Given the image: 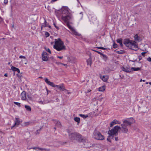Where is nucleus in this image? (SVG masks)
I'll return each mask as SVG.
<instances>
[{"instance_id":"4468645a","label":"nucleus","mask_w":151,"mask_h":151,"mask_svg":"<svg viewBox=\"0 0 151 151\" xmlns=\"http://www.w3.org/2000/svg\"><path fill=\"white\" fill-rule=\"evenodd\" d=\"M44 80L45 81V82L49 85L51 86H52L53 87H54V86L55 85V84H54V83L53 82H51L49 81H48V79L46 78H45Z\"/></svg>"},{"instance_id":"c756f323","label":"nucleus","mask_w":151,"mask_h":151,"mask_svg":"<svg viewBox=\"0 0 151 151\" xmlns=\"http://www.w3.org/2000/svg\"><path fill=\"white\" fill-rule=\"evenodd\" d=\"M113 48L115 49L118 47V45L116 44L114 42L113 44Z\"/></svg>"},{"instance_id":"ea45409f","label":"nucleus","mask_w":151,"mask_h":151,"mask_svg":"<svg viewBox=\"0 0 151 151\" xmlns=\"http://www.w3.org/2000/svg\"><path fill=\"white\" fill-rule=\"evenodd\" d=\"M30 122H26L24 123L25 126H27L30 124Z\"/></svg>"},{"instance_id":"0eeeda50","label":"nucleus","mask_w":151,"mask_h":151,"mask_svg":"<svg viewBox=\"0 0 151 151\" xmlns=\"http://www.w3.org/2000/svg\"><path fill=\"white\" fill-rule=\"evenodd\" d=\"M133 40H131L129 39H125L124 40L123 43L127 47H129V48L131 47L132 43Z\"/></svg>"},{"instance_id":"58836bf2","label":"nucleus","mask_w":151,"mask_h":151,"mask_svg":"<svg viewBox=\"0 0 151 151\" xmlns=\"http://www.w3.org/2000/svg\"><path fill=\"white\" fill-rule=\"evenodd\" d=\"M79 115L81 117L83 118L84 119L85 118V115L84 114H79Z\"/></svg>"},{"instance_id":"b1692460","label":"nucleus","mask_w":151,"mask_h":151,"mask_svg":"<svg viewBox=\"0 0 151 151\" xmlns=\"http://www.w3.org/2000/svg\"><path fill=\"white\" fill-rule=\"evenodd\" d=\"M24 107L26 110L29 111H31V109L30 106L28 105H25Z\"/></svg>"},{"instance_id":"6ab92c4d","label":"nucleus","mask_w":151,"mask_h":151,"mask_svg":"<svg viewBox=\"0 0 151 151\" xmlns=\"http://www.w3.org/2000/svg\"><path fill=\"white\" fill-rule=\"evenodd\" d=\"M116 42L117 43H119L120 46L122 47L123 46V45L122 42V39L121 38L117 39L116 40Z\"/></svg>"},{"instance_id":"f8f14e48","label":"nucleus","mask_w":151,"mask_h":151,"mask_svg":"<svg viewBox=\"0 0 151 151\" xmlns=\"http://www.w3.org/2000/svg\"><path fill=\"white\" fill-rule=\"evenodd\" d=\"M122 69L123 71L127 73H129L131 72V68H130L128 67H122Z\"/></svg>"},{"instance_id":"4c0bfd02","label":"nucleus","mask_w":151,"mask_h":151,"mask_svg":"<svg viewBox=\"0 0 151 151\" xmlns=\"http://www.w3.org/2000/svg\"><path fill=\"white\" fill-rule=\"evenodd\" d=\"M45 35L46 36V37H48L50 35L49 33L47 32H45Z\"/></svg>"},{"instance_id":"0e129e2a","label":"nucleus","mask_w":151,"mask_h":151,"mask_svg":"<svg viewBox=\"0 0 151 151\" xmlns=\"http://www.w3.org/2000/svg\"><path fill=\"white\" fill-rule=\"evenodd\" d=\"M149 84L151 85V82H149Z\"/></svg>"},{"instance_id":"680f3d73","label":"nucleus","mask_w":151,"mask_h":151,"mask_svg":"<svg viewBox=\"0 0 151 151\" xmlns=\"http://www.w3.org/2000/svg\"><path fill=\"white\" fill-rule=\"evenodd\" d=\"M58 64H61V65H63V63H58Z\"/></svg>"},{"instance_id":"a18cd8bd","label":"nucleus","mask_w":151,"mask_h":151,"mask_svg":"<svg viewBox=\"0 0 151 151\" xmlns=\"http://www.w3.org/2000/svg\"><path fill=\"white\" fill-rule=\"evenodd\" d=\"M8 3V0H4V3L5 4H6Z\"/></svg>"},{"instance_id":"37998d69","label":"nucleus","mask_w":151,"mask_h":151,"mask_svg":"<svg viewBox=\"0 0 151 151\" xmlns=\"http://www.w3.org/2000/svg\"><path fill=\"white\" fill-rule=\"evenodd\" d=\"M146 52H142L141 53V54L143 56H145V54H146Z\"/></svg>"},{"instance_id":"4be33fe9","label":"nucleus","mask_w":151,"mask_h":151,"mask_svg":"<svg viewBox=\"0 0 151 151\" xmlns=\"http://www.w3.org/2000/svg\"><path fill=\"white\" fill-rule=\"evenodd\" d=\"M100 78L104 82L108 80V78L105 75H104L102 76H100Z\"/></svg>"},{"instance_id":"49530a36","label":"nucleus","mask_w":151,"mask_h":151,"mask_svg":"<svg viewBox=\"0 0 151 151\" xmlns=\"http://www.w3.org/2000/svg\"><path fill=\"white\" fill-rule=\"evenodd\" d=\"M138 58H139V60H141L142 59V57L141 56H138Z\"/></svg>"},{"instance_id":"dca6fc26","label":"nucleus","mask_w":151,"mask_h":151,"mask_svg":"<svg viewBox=\"0 0 151 151\" xmlns=\"http://www.w3.org/2000/svg\"><path fill=\"white\" fill-rule=\"evenodd\" d=\"M22 99L23 100H25L26 99V96L25 92L23 91L21 93Z\"/></svg>"},{"instance_id":"423d86ee","label":"nucleus","mask_w":151,"mask_h":151,"mask_svg":"<svg viewBox=\"0 0 151 151\" xmlns=\"http://www.w3.org/2000/svg\"><path fill=\"white\" fill-rule=\"evenodd\" d=\"M121 130V127L118 126H115L113 129L109 130L108 132V134L111 136L113 137L114 135L116 136L118 134V132L119 130Z\"/></svg>"},{"instance_id":"7c9ffc66","label":"nucleus","mask_w":151,"mask_h":151,"mask_svg":"<svg viewBox=\"0 0 151 151\" xmlns=\"http://www.w3.org/2000/svg\"><path fill=\"white\" fill-rule=\"evenodd\" d=\"M92 114V113H91L89 114H88L86 115L85 117L86 118L87 117H89L90 118V119H91L92 118V116L91 115V114Z\"/></svg>"},{"instance_id":"c03bdc74","label":"nucleus","mask_w":151,"mask_h":151,"mask_svg":"<svg viewBox=\"0 0 151 151\" xmlns=\"http://www.w3.org/2000/svg\"><path fill=\"white\" fill-rule=\"evenodd\" d=\"M39 103L41 104H44V103H43V101H39Z\"/></svg>"},{"instance_id":"cd10ccee","label":"nucleus","mask_w":151,"mask_h":151,"mask_svg":"<svg viewBox=\"0 0 151 151\" xmlns=\"http://www.w3.org/2000/svg\"><path fill=\"white\" fill-rule=\"evenodd\" d=\"M47 26V23L46 22V20L44 19V23L42 25L41 28H42V27H45Z\"/></svg>"},{"instance_id":"e433bc0d","label":"nucleus","mask_w":151,"mask_h":151,"mask_svg":"<svg viewBox=\"0 0 151 151\" xmlns=\"http://www.w3.org/2000/svg\"><path fill=\"white\" fill-rule=\"evenodd\" d=\"M17 75L19 78H21L22 76L21 74H17Z\"/></svg>"},{"instance_id":"aec40b11","label":"nucleus","mask_w":151,"mask_h":151,"mask_svg":"<svg viewBox=\"0 0 151 151\" xmlns=\"http://www.w3.org/2000/svg\"><path fill=\"white\" fill-rule=\"evenodd\" d=\"M105 86H103L99 88V90L100 91H104L105 90Z\"/></svg>"},{"instance_id":"473e14b6","label":"nucleus","mask_w":151,"mask_h":151,"mask_svg":"<svg viewBox=\"0 0 151 151\" xmlns=\"http://www.w3.org/2000/svg\"><path fill=\"white\" fill-rule=\"evenodd\" d=\"M56 125L58 126H60L61 125V124L60 122L58 121H56Z\"/></svg>"},{"instance_id":"f03ea898","label":"nucleus","mask_w":151,"mask_h":151,"mask_svg":"<svg viewBox=\"0 0 151 151\" xmlns=\"http://www.w3.org/2000/svg\"><path fill=\"white\" fill-rule=\"evenodd\" d=\"M62 19L64 22L69 21L72 18L71 14L70 13L69 9L67 7H63L61 9Z\"/></svg>"},{"instance_id":"603ef678","label":"nucleus","mask_w":151,"mask_h":151,"mask_svg":"<svg viewBox=\"0 0 151 151\" xmlns=\"http://www.w3.org/2000/svg\"><path fill=\"white\" fill-rule=\"evenodd\" d=\"M28 98L29 99V100H31L32 98L31 97L29 96H27Z\"/></svg>"},{"instance_id":"a878e982","label":"nucleus","mask_w":151,"mask_h":151,"mask_svg":"<svg viewBox=\"0 0 151 151\" xmlns=\"http://www.w3.org/2000/svg\"><path fill=\"white\" fill-rule=\"evenodd\" d=\"M101 55L102 56L103 59L105 61H106L107 60L108 57L106 55L102 53Z\"/></svg>"},{"instance_id":"3c124183","label":"nucleus","mask_w":151,"mask_h":151,"mask_svg":"<svg viewBox=\"0 0 151 151\" xmlns=\"http://www.w3.org/2000/svg\"><path fill=\"white\" fill-rule=\"evenodd\" d=\"M115 139L116 141H117L118 140V137H115L114 138Z\"/></svg>"},{"instance_id":"2eb2a0df","label":"nucleus","mask_w":151,"mask_h":151,"mask_svg":"<svg viewBox=\"0 0 151 151\" xmlns=\"http://www.w3.org/2000/svg\"><path fill=\"white\" fill-rule=\"evenodd\" d=\"M11 69L14 71H17L18 73H20V70L19 69L17 68L16 67H15L14 66H12L11 67Z\"/></svg>"},{"instance_id":"39448f33","label":"nucleus","mask_w":151,"mask_h":151,"mask_svg":"<svg viewBox=\"0 0 151 151\" xmlns=\"http://www.w3.org/2000/svg\"><path fill=\"white\" fill-rule=\"evenodd\" d=\"M92 137L94 139L97 140H103L105 139L104 136L96 129L94 130L93 133Z\"/></svg>"},{"instance_id":"de8ad7c7","label":"nucleus","mask_w":151,"mask_h":151,"mask_svg":"<svg viewBox=\"0 0 151 151\" xmlns=\"http://www.w3.org/2000/svg\"><path fill=\"white\" fill-rule=\"evenodd\" d=\"M57 57L59 59H62L63 58V57L62 56H58Z\"/></svg>"},{"instance_id":"9d476101","label":"nucleus","mask_w":151,"mask_h":151,"mask_svg":"<svg viewBox=\"0 0 151 151\" xmlns=\"http://www.w3.org/2000/svg\"><path fill=\"white\" fill-rule=\"evenodd\" d=\"M42 60L45 61H47L48 60L47 54L46 52H44L42 54Z\"/></svg>"},{"instance_id":"a19ab883","label":"nucleus","mask_w":151,"mask_h":151,"mask_svg":"<svg viewBox=\"0 0 151 151\" xmlns=\"http://www.w3.org/2000/svg\"><path fill=\"white\" fill-rule=\"evenodd\" d=\"M19 58H23L24 59H25V57L24 56H23L22 55H20L19 56Z\"/></svg>"},{"instance_id":"7ed1b4c3","label":"nucleus","mask_w":151,"mask_h":151,"mask_svg":"<svg viewBox=\"0 0 151 151\" xmlns=\"http://www.w3.org/2000/svg\"><path fill=\"white\" fill-rule=\"evenodd\" d=\"M53 48L58 51L65 50L66 49L63 42L60 38L55 40V44Z\"/></svg>"},{"instance_id":"338daca9","label":"nucleus","mask_w":151,"mask_h":151,"mask_svg":"<svg viewBox=\"0 0 151 151\" xmlns=\"http://www.w3.org/2000/svg\"><path fill=\"white\" fill-rule=\"evenodd\" d=\"M48 27H49V28H50V27H51V26H48Z\"/></svg>"},{"instance_id":"774afa93","label":"nucleus","mask_w":151,"mask_h":151,"mask_svg":"<svg viewBox=\"0 0 151 151\" xmlns=\"http://www.w3.org/2000/svg\"><path fill=\"white\" fill-rule=\"evenodd\" d=\"M39 129L37 131H40V129Z\"/></svg>"},{"instance_id":"5701e85b","label":"nucleus","mask_w":151,"mask_h":151,"mask_svg":"<svg viewBox=\"0 0 151 151\" xmlns=\"http://www.w3.org/2000/svg\"><path fill=\"white\" fill-rule=\"evenodd\" d=\"M37 149L39 150L40 151H50V149H47L45 148H38Z\"/></svg>"},{"instance_id":"6e6552de","label":"nucleus","mask_w":151,"mask_h":151,"mask_svg":"<svg viewBox=\"0 0 151 151\" xmlns=\"http://www.w3.org/2000/svg\"><path fill=\"white\" fill-rule=\"evenodd\" d=\"M132 42H133L132 43L131 46L130 47V49L132 50L135 51L137 50L138 49V46L136 44V42L134 41H132Z\"/></svg>"},{"instance_id":"bf43d9fd","label":"nucleus","mask_w":151,"mask_h":151,"mask_svg":"<svg viewBox=\"0 0 151 151\" xmlns=\"http://www.w3.org/2000/svg\"><path fill=\"white\" fill-rule=\"evenodd\" d=\"M91 91V90H88V91H87V92L88 93H89V92H90V91Z\"/></svg>"},{"instance_id":"79ce46f5","label":"nucleus","mask_w":151,"mask_h":151,"mask_svg":"<svg viewBox=\"0 0 151 151\" xmlns=\"http://www.w3.org/2000/svg\"><path fill=\"white\" fill-rule=\"evenodd\" d=\"M147 60L149 62H151V58L150 57H148L147 58Z\"/></svg>"},{"instance_id":"1a4fd4ad","label":"nucleus","mask_w":151,"mask_h":151,"mask_svg":"<svg viewBox=\"0 0 151 151\" xmlns=\"http://www.w3.org/2000/svg\"><path fill=\"white\" fill-rule=\"evenodd\" d=\"M65 23H66V24L68 27L72 31V33L75 35H78V33L76 32V30L71 26L70 25L69 21H67V22H64Z\"/></svg>"},{"instance_id":"393cba45","label":"nucleus","mask_w":151,"mask_h":151,"mask_svg":"<svg viewBox=\"0 0 151 151\" xmlns=\"http://www.w3.org/2000/svg\"><path fill=\"white\" fill-rule=\"evenodd\" d=\"M134 40L136 41H139L140 37L138 36V35H136L134 37Z\"/></svg>"},{"instance_id":"c9c22d12","label":"nucleus","mask_w":151,"mask_h":151,"mask_svg":"<svg viewBox=\"0 0 151 151\" xmlns=\"http://www.w3.org/2000/svg\"><path fill=\"white\" fill-rule=\"evenodd\" d=\"M93 51H94V52H97V53H98V54H99L100 55H101L102 54V53L100 52H99V51H97V50H92Z\"/></svg>"},{"instance_id":"052dcab7","label":"nucleus","mask_w":151,"mask_h":151,"mask_svg":"<svg viewBox=\"0 0 151 151\" xmlns=\"http://www.w3.org/2000/svg\"><path fill=\"white\" fill-rule=\"evenodd\" d=\"M57 0H52V1L53 2H55V1H56Z\"/></svg>"},{"instance_id":"4d7b16f0","label":"nucleus","mask_w":151,"mask_h":151,"mask_svg":"<svg viewBox=\"0 0 151 151\" xmlns=\"http://www.w3.org/2000/svg\"><path fill=\"white\" fill-rule=\"evenodd\" d=\"M63 65H64V66H66V67L67 66V65L66 64H63Z\"/></svg>"},{"instance_id":"412c9836","label":"nucleus","mask_w":151,"mask_h":151,"mask_svg":"<svg viewBox=\"0 0 151 151\" xmlns=\"http://www.w3.org/2000/svg\"><path fill=\"white\" fill-rule=\"evenodd\" d=\"M141 69V68H135L134 67H132L131 68V70H133L134 71H137L138 70H140Z\"/></svg>"},{"instance_id":"f3484780","label":"nucleus","mask_w":151,"mask_h":151,"mask_svg":"<svg viewBox=\"0 0 151 151\" xmlns=\"http://www.w3.org/2000/svg\"><path fill=\"white\" fill-rule=\"evenodd\" d=\"M87 65H89L90 66H91V65L92 64V61L91 58L90 57L87 60Z\"/></svg>"},{"instance_id":"e2e57ef3","label":"nucleus","mask_w":151,"mask_h":151,"mask_svg":"<svg viewBox=\"0 0 151 151\" xmlns=\"http://www.w3.org/2000/svg\"><path fill=\"white\" fill-rule=\"evenodd\" d=\"M148 83H149L147 82H146L145 83L146 84H148Z\"/></svg>"},{"instance_id":"72a5a7b5","label":"nucleus","mask_w":151,"mask_h":151,"mask_svg":"<svg viewBox=\"0 0 151 151\" xmlns=\"http://www.w3.org/2000/svg\"><path fill=\"white\" fill-rule=\"evenodd\" d=\"M96 48L99 49H102V50H104L107 49V48H104V47H97Z\"/></svg>"},{"instance_id":"6e6d98bb","label":"nucleus","mask_w":151,"mask_h":151,"mask_svg":"<svg viewBox=\"0 0 151 151\" xmlns=\"http://www.w3.org/2000/svg\"><path fill=\"white\" fill-rule=\"evenodd\" d=\"M4 76L5 77H7L8 76L7 74V73H5L4 75Z\"/></svg>"},{"instance_id":"c85d7f7f","label":"nucleus","mask_w":151,"mask_h":151,"mask_svg":"<svg viewBox=\"0 0 151 151\" xmlns=\"http://www.w3.org/2000/svg\"><path fill=\"white\" fill-rule=\"evenodd\" d=\"M74 120L78 123L80 122V118L79 117H76L74 118Z\"/></svg>"},{"instance_id":"f704fd0d","label":"nucleus","mask_w":151,"mask_h":151,"mask_svg":"<svg viewBox=\"0 0 151 151\" xmlns=\"http://www.w3.org/2000/svg\"><path fill=\"white\" fill-rule=\"evenodd\" d=\"M45 50L47 51L50 54L51 53V51L49 48H46V47H45Z\"/></svg>"},{"instance_id":"13d9d810","label":"nucleus","mask_w":151,"mask_h":151,"mask_svg":"<svg viewBox=\"0 0 151 151\" xmlns=\"http://www.w3.org/2000/svg\"><path fill=\"white\" fill-rule=\"evenodd\" d=\"M144 81V82L145 81V80H142V79H141L140 80V82H141V81Z\"/></svg>"},{"instance_id":"8fccbe9b","label":"nucleus","mask_w":151,"mask_h":151,"mask_svg":"<svg viewBox=\"0 0 151 151\" xmlns=\"http://www.w3.org/2000/svg\"><path fill=\"white\" fill-rule=\"evenodd\" d=\"M43 101V103H44V104H47V103L48 102H47V101Z\"/></svg>"},{"instance_id":"a211bd4d","label":"nucleus","mask_w":151,"mask_h":151,"mask_svg":"<svg viewBox=\"0 0 151 151\" xmlns=\"http://www.w3.org/2000/svg\"><path fill=\"white\" fill-rule=\"evenodd\" d=\"M118 123L119 124V123L116 120H114L111 123L110 126V127H112L114 124H117Z\"/></svg>"},{"instance_id":"2f4dec72","label":"nucleus","mask_w":151,"mask_h":151,"mask_svg":"<svg viewBox=\"0 0 151 151\" xmlns=\"http://www.w3.org/2000/svg\"><path fill=\"white\" fill-rule=\"evenodd\" d=\"M14 103L16 105H17L19 107H20L21 104L20 103L14 101Z\"/></svg>"},{"instance_id":"ddd939ff","label":"nucleus","mask_w":151,"mask_h":151,"mask_svg":"<svg viewBox=\"0 0 151 151\" xmlns=\"http://www.w3.org/2000/svg\"><path fill=\"white\" fill-rule=\"evenodd\" d=\"M15 122L14 125L11 127L12 129H13V128L15 126H17L19 124L20 121L19 118H15Z\"/></svg>"},{"instance_id":"864d4df0","label":"nucleus","mask_w":151,"mask_h":151,"mask_svg":"<svg viewBox=\"0 0 151 151\" xmlns=\"http://www.w3.org/2000/svg\"><path fill=\"white\" fill-rule=\"evenodd\" d=\"M107 139V141L109 142H111V140L109 139L108 138Z\"/></svg>"},{"instance_id":"20e7f679","label":"nucleus","mask_w":151,"mask_h":151,"mask_svg":"<svg viewBox=\"0 0 151 151\" xmlns=\"http://www.w3.org/2000/svg\"><path fill=\"white\" fill-rule=\"evenodd\" d=\"M69 136L70 140L74 142L76 141L79 142H83L84 140L82 136L79 133L77 132L72 133L69 134Z\"/></svg>"},{"instance_id":"bb28decb","label":"nucleus","mask_w":151,"mask_h":151,"mask_svg":"<svg viewBox=\"0 0 151 151\" xmlns=\"http://www.w3.org/2000/svg\"><path fill=\"white\" fill-rule=\"evenodd\" d=\"M115 52L117 53L118 54H122L124 53V51L122 50H121L120 51H116V50H115Z\"/></svg>"},{"instance_id":"f257e3e1","label":"nucleus","mask_w":151,"mask_h":151,"mask_svg":"<svg viewBox=\"0 0 151 151\" xmlns=\"http://www.w3.org/2000/svg\"><path fill=\"white\" fill-rule=\"evenodd\" d=\"M123 123L121 124V131L123 133H126L128 131V127L130 126L131 124L135 122V120L132 117L127 118L122 120Z\"/></svg>"},{"instance_id":"69168bd1","label":"nucleus","mask_w":151,"mask_h":151,"mask_svg":"<svg viewBox=\"0 0 151 151\" xmlns=\"http://www.w3.org/2000/svg\"><path fill=\"white\" fill-rule=\"evenodd\" d=\"M68 94H70V92H68Z\"/></svg>"},{"instance_id":"5fc2aeb1","label":"nucleus","mask_w":151,"mask_h":151,"mask_svg":"<svg viewBox=\"0 0 151 151\" xmlns=\"http://www.w3.org/2000/svg\"><path fill=\"white\" fill-rule=\"evenodd\" d=\"M38 148H39V147H33L32 148L34 149H37Z\"/></svg>"},{"instance_id":"09e8293b","label":"nucleus","mask_w":151,"mask_h":151,"mask_svg":"<svg viewBox=\"0 0 151 151\" xmlns=\"http://www.w3.org/2000/svg\"><path fill=\"white\" fill-rule=\"evenodd\" d=\"M54 26H55V27L57 29H59V27H57L55 25V23H54Z\"/></svg>"},{"instance_id":"9b49d317","label":"nucleus","mask_w":151,"mask_h":151,"mask_svg":"<svg viewBox=\"0 0 151 151\" xmlns=\"http://www.w3.org/2000/svg\"><path fill=\"white\" fill-rule=\"evenodd\" d=\"M54 87H56L61 91H63L65 90V88L63 85H55Z\"/></svg>"}]
</instances>
